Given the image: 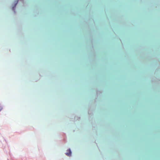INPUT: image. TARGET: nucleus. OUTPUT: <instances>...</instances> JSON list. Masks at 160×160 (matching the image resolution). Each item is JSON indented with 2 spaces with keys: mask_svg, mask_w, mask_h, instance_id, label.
<instances>
[{
  "mask_svg": "<svg viewBox=\"0 0 160 160\" xmlns=\"http://www.w3.org/2000/svg\"><path fill=\"white\" fill-rule=\"evenodd\" d=\"M14 7H13V8H12V9H13V10H14Z\"/></svg>",
  "mask_w": 160,
  "mask_h": 160,
  "instance_id": "nucleus-3",
  "label": "nucleus"
},
{
  "mask_svg": "<svg viewBox=\"0 0 160 160\" xmlns=\"http://www.w3.org/2000/svg\"><path fill=\"white\" fill-rule=\"evenodd\" d=\"M2 108L1 106H0V111L2 109Z\"/></svg>",
  "mask_w": 160,
  "mask_h": 160,
  "instance_id": "nucleus-2",
  "label": "nucleus"
},
{
  "mask_svg": "<svg viewBox=\"0 0 160 160\" xmlns=\"http://www.w3.org/2000/svg\"><path fill=\"white\" fill-rule=\"evenodd\" d=\"M18 1H17V3H18Z\"/></svg>",
  "mask_w": 160,
  "mask_h": 160,
  "instance_id": "nucleus-4",
  "label": "nucleus"
},
{
  "mask_svg": "<svg viewBox=\"0 0 160 160\" xmlns=\"http://www.w3.org/2000/svg\"><path fill=\"white\" fill-rule=\"evenodd\" d=\"M66 154L68 156H71V151L70 149L67 150V152L66 153Z\"/></svg>",
  "mask_w": 160,
  "mask_h": 160,
  "instance_id": "nucleus-1",
  "label": "nucleus"
}]
</instances>
